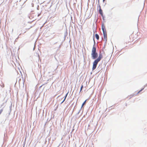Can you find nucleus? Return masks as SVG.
<instances>
[{
  "mask_svg": "<svg viewBox=\"0 0 147 147\" xmlns=\"http://www.w3.org/2000/svg\"><path fill=\"white\" fill-rule=\"evenodd\" d=\"M68 94V93H67L66 94V95H65V98H64V100H63V102L65 100V98H66V97H67V95Z\"/></svg>",
  "mask_w": 147,
  "mask_h": 147,
  "instance_id": "nucleus-8",
  "label": "nucleus"
},
{
  "mask_svg": "<svg viewBox=\"0 0 147 147\" xmlns=\"http://www.w3.org/2000/svg\"><path fill=\"white\" fill-rule=\"evenodd\" d=\"M95 37L97 40H98L99 38V36L97 34H95Z\"/></svg>",
  "mask_w": 147,
  "mask_h": 147,
  "instance_id": "nucleus-6",
  "label": "nucleus"
},
{
  "mask_svg": "<svg viewBox=\"0 0 147 147\" xmlns=\"http://www.w3.org/2000/svg\"><path fill=\"white\" fill-rule=\"evenodd\" d=\"M102 30L103 32H105V30L104 29H105V26L103 25V24L102 25Z\"/></svg>",
  "mask_w": 147,
  "mask_h": 147,
  "instance_id": "nucleus-5",
  "label": "nucleus"
},
{
  "mask_svg": "<svg viewBox=\"0 0 147 147\" xmlns=\"http://www.w3.org/2000/svg\"><path fill=\"white\" fill-rule=\"evenodd\" d=\"M99 61L95 60L93 62L92 67V70L95 69Z\"/></svg>",
  "mask_w": 147,
  "mask_h": 147,
  "instance_id": "nucleus-2",
  "label": "nucleus"
},
{
  "mask_svg": "<svg viewBox=\"0 0 147 147\" xmlns=\"http://www.w3.org/2000/svg\"><path fill=\"white\" fill-rule=\"evenodd\" d=\"M83 88V85H82V86H81V87L80 91H81V90H82V88Z\"/></svg>",
  "mask_w": 147,
  "mask_h": 147,
  "instance_id": "nucleus-11",
  "label": "nucleus"
},
{
  "mask_svg": "<svg viewBox=\"0 0 147 147\" xmlns=\"http://www.w3.org/2000/svg\"><path fill=\"white\" fill-rule=\"evenodd\" d=\"M144 89V88H142V89L141 90H140V91H139L138 94L140 92H141L143 89Z\"/></svg>",
  "mask_w": 147,
  "mask_h": 147,
  "instance_id": "nucleus-10",
  "label": "nucleus"
},
{
  "mask_svg": "<svg viewBox=\"0 0 147 147\" xmlns=\"http://www.w3.org/2000/svg\"><path fill=\"white\" fill-rule=\"evenodd\" d=\"M1 86H2V87H4V84H2V85H1Z\"/></svg>",
  "mask_w": 147,
  "mask_h": 147,
  "instance_id": "nucleus-13",
  "label": "nucleus"
},
{
  "mask_svg": "<svg viewBox=\"0 0 147 147\" xmlns=\"http://www.w3.org/2000/svg\"><path fill=\"white\" fill-rule=\"evenodd\" d=\"M86 100H85L84 102L82 104V107H83L84 105L85 104L86 102Z\"/></svg>",
  "mask_w": 147,
  "mask_h": 147,
  "instance_id": "nucleus-9",
  "label": "nucleus"
},
{
  "mask_svg": "<svg viewBox=\"0 0 147 147\" xmlns=\"http://www.w3.org/2000/svg\"><path fill=\"white\" fill-rule=\"evenodd\" d=\"M2 111V110H0V114L1 113Z\"/></svg>",
  "mask_w": 147,
  "mask_h": 147,
  "instance_id": "nucleus-12",
  "label": "nucleus"
},
{
  "mask_svg": "<svg viewBox=\"0 0 147 147\" xmlns=\"http://www.w3.org/2000/svg\"><path fill=\"white\" fill-rule=\"evenodd\" d=\"M63 101H62V102H61V103H63Z\"/></svg>",
  "mask_w": 147,
  "mask_h": 147,
  "instance_id": "nucleus-14",
  "label": "nucleus"
},
{
  "mask_svg": "<svg viewBox=\"0 0 147 147\" xmlns=\"http://www.w3.org/2000/svg\"><path fill=\"white\" fill-rule=\"evenodd\" d=\"M39 14H38V16H39Z\"/></svg>",
  "mask_w": 147,
  "mask_h": 147,
  "instance_id": "nucleus-16",
  "label": "nucleus"
},
{
  "mask_svg": "<svg viewBox=\"0 0 147 147\" xmlns=\"http://www.w3.org/2000/svg\"><path fill=\"white\" fill-rule=\"evenodd\" d=\"M103 34L104 35V39H105V42H106L107 41V34L106 32V30H105V32H103Z\"/></svg>",
  "mask_w": 147,
  "mask_h": 147,
  "instance_id": "nucleus-3",
  "label": "nucleus"
},
{
  "mask_svg": "<svg viewBox=\"0 0 147 147\" xmlns=\"http://www.w3.org/2000/svg\"><path fill=\"white\" fill-rule=\"evenodd\" d=\"M99 12L102 15V11L101 9L99 10Z\"/></svg>",
  "mask_w": 147,
  "mask_h": 147,
  "instance_id": "nucleus-7",
  "label": "nucleus"
},
{
  "mask_svg": "<svg viewBox=\"0 0 147 147\" xmlns=\"http://www.w3.org/2000/svg\"><path fill=\"white\" fill-rule=\"evenodd\" d=\"M102 55L100 53L99 54L98 57V58L97 59H96V60H97V61L99 62L101 58H102Z\"/></svg>",
  "mask_w": 147,
  "mask_h": 147,
  "instance_id": "nucleus-4",
  "label": "nucleus"
},
{
  "mask_svg": "<svg viewBox=\"0 0 147 147\" xmlns=\"http://www.w3.org/2000/svg\"><path fill=\"white\" fill-rule=\"evenodd\" d=\"M96 48L93 47L92 49L91 53L92 58L93 59H96L98 57V54L96 52Z\"/></svg>",
  "mask_w": 147,
  "mask_h": 147,
  "instance_id": "nucleus-1",
  "label": "nucleus"
},
{
  "mask_svg": "<svg viewBox=\"0 0 147 147\" xmlns=\"http://www.w3.org/2000/svg\"><path fill=\"white\" fill-rule=\"evenodd\" d=\"M105 0H103V1H104Z\"/></svg>",
  "mask_w": 147,
  "mask_h": 147,
  "instance_id": "nucleus-15",
  "label": "nucleus"
}]
</instances>
